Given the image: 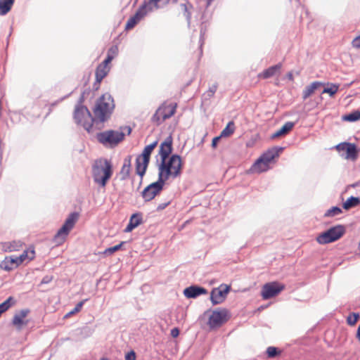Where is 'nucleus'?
Instances as JSON below:
<instances>
[{
  "instance_id": "1",
  "label": "nucleus",
  "mask_w": 360,
  "mask_h": 360,
  "mask_svg": "<svg viewBox=\"0 0 360 360\" xmlns=\"http://www.w3.org/2000/svg\"><path fill=\"white\" fill-rule=\"evenodd\" d=\"M182 170L181 158L178 155H172L169 158L162 160L158 166V179L166 182L169 179L179 176Z\"/></svg>"
},
{
  "instance_id": "2",
  "label": "nucleus",
  "mask_w": 360,
  "mask_h": 360,
  "mask_svg": "<svg viewBox=\"0 0 360 360\" xmlns=\"http://www.w3.org/2000/svg\"><path fill=\"white\" fill-rule=\"evenodd\" d=\"M131 132L130 127H120L117 130H105L96 134L97 141L106 148H114Z\"/></svg>"
},
{
  "instance_id": "3",
  "label": "nucleus",
  "mask_w": 360,
  "mask_h": 360,
  "mask_svg": "<svg viewBox=\"0 0 360 360\" xmlns=\"http://www.w3.org/2000/svg\"><path fill=\"white\" fill-rule=\"evenodd\" d=\"M115 108V103L112 96L108 93L98 98L93 108L95 120L100 122L108 120Z\"/></svg>"
},
{
  "instance_id": "4",
  "label": "nucleus",
  "mask_w": 360,
  "mask_h": 360,
  "mask_svg": "<svg viewBox=\"0 0 360 360\" xmlns=\"http://www.w3.org/2000/svg\"><path fill=\"white\" fill-rule=\"evenodd\" d=\"M112 175V166L110 161L101 158L96 160L92 166V176L95 183L105 187Z\"/></svg>"
},
{
  "instance_id": "5",
  "label": "nucleus",
  "mask_w": 360,
  "mask_h": 360,
  "mask_svg": "<svg viewBox=\"0 0 360 360\" xmlns=\"http://www.w3.org/2000/svg\"><path fill=\"white\" fill-rule=\"evenodd\" d=\"M79 217V214L78 212H72L68 215L64 224L53 238V242L56 245H61L65 243L68 236L77 222Z\"/></svg>"
},
{
  "instance_id": "6",
  "label": "nucleus",
  "mask_w": 360,
  "mask_h": 360,
  "mask_svg": "<svg viewBox=\"0 0 360 360\" xmlns=\"http://www.w3.org/2000/svg\"><path fill=\"white\" fill-rule=\"evenodd\" d=\"M345 231V227L343 225H337L319 234L316 240L321 245L333 243L342 238Z\"/></svg>"
},
{
  "instance_id": "7",
  "label": "nucleus",
  "mask_w": 360,
  "mask_h": 360,
  "mask_svg": "<svg viewBox=\"0 0 360 360\" xmlns=\"http://www.w3.org/2000/svg\"><path fill=\"white\" fill-rule=\"evenodd\" d=\"M176 103H163L153 115L151 120L156 125H160L167 119L170 118L176 112Z\"/></svg>"
},
{
  "instance_id": "8",
  "label": "nucleus",
  "mask_w": 360,
  "mask_h": 360,
  "mask_svg": "<svg viewBox=\"0 0 360 360\" xmlns=\"http://www.w3.org/2000/svg\"><path fill=\"white\" fill-rule=\"evenodd\" d=\"M75 122L82 126L87 131L92 128L95 117L93 118L88 108L85 106H79L75 108L74 113Z\"/></svg>"
},
{
  "instance_id": "9",
  "label": "nucleus",
  "mask_w": 360,
  "mask_h": 360,
  "mask_svg": "<svg viewBox=\"0 0 360 360\" xmlns=\"http://www.w3.org/2000/svg\"><path fill=\"white\" fill-rule=\"evenodd\" d=\"M231 318L229 311L225 308H219L212 311L209 316L207 325L212 329L221 327Z\"/></svg>"
},
{
  "instance_id": "10",
  "label": "nucleus",
  "mask_w": 360,
  "mask_h": 360,
  "mask_svg": "<svg viewBox=\"0 0 360 360\" xmlns=\"http://www.w3.org/2000/svg\"><path fill=\"white\" fill-rule=\"evenodd\" d=\"M285 288V285L278 282L267 283L263 285L262 296L264 300H268L278 295Z\"/></svg>"
},
{
  "instance_id": "11",
  "label": "nucleus",
  "mask_w": 360,
  "mask_h": 360,
  "mask_svg": "<svg viewBox=\"0 0 360 360\" xmlns=\"http://www.w3.org/2000/svg\"><path fill=\"white\" fill-rule=\"evenodd\" d=\"M165 182L160 179L156 182L152 183L146 187L142 191V197L145 201H150L155 198L163 189Z\"/></svg>"
},
{
  "instance_id": "12",
  "label": "nucleus",
  "mask_w": 360,
  "mask_h": 360,
  "mask_svg": "<svg viewBox=\"0 0 360 360\" xmlns=\"http://www.w3.org/2000/svg\"><path fill=\"white\" fill-rule=\"evenodd\" d=\"M230 286L222 284L218 288H214L210 293L212 303L215 305L222 303L230 291Z\"/></svg>"
},
{
  "instance_id": "13",
  "label": "nucleus",
  "mask_w": 360,
  "mask_h": 360,
  "mask_svg": "<svg viewBox=\"0 0 360 360\" xmlns=\"http://www.w3.org/2000/svg\"><path fill=\"white\" fill-rule=\"evenodd\" d=\"M150 11L148 10L146 5L143 4L139 7V8L137 10L136 13L130 17L125 25V30H130L133 29L136 24L147 14L148 12Z\"/></svg>"
},
{
  "instance_id": "14",
  "label": "nucleus",
  "mask_w": 360,
  "mask_h": 360,
  "mask_svg": "<svg viewBox=\"0 0 360 360\" xmlns=\"http://www.w3.org/2000/svg\"><path fill=\"white\" fill-rule=\"evenodd\" d=\"M30 311L28 309H21L16 312L12 319V324L18 330H21L24 326H26L29 321L27 319V316L30 314Z\"/></svg>"
},
{
  "instance_id": "15",
  "label": "nucleus",
  "mask_w": 360,
  "mask_h": 360,
  "mask_svg": "<svg viewBox=\"0 0 360 360\" xmlns=\"http://www.w3.org/2000/svg\"><path fill=\"white\" fill-rule=\"evenodd\" d=\"M110 70V63H105V61H103L98 65L95 72L96 82L94 84L96 90L98 89L100 83L103 79L107 76Z\"/></svg>"
},
{
  "instance_id": "16",
  "label": "nucleus",
  "mask_w": 360,
  "mask_h": 360,
  "mask_svg": "<svg viewBox=\"0 0 360 360\" xmlns=\"http://www.w3.org/2000/svg\"><path fill=\"white\" fill-rule=\"evenodd\" d=\"M20 265L18 257L7 256L1 262V267L6 271H11L17 269Z\"/></svg>"
},
{
  "instance_id": "17",
  "label": "nucleus",
  "mask_w": 360,
  "mask_h": 360,
  "mask_svg": "<svg viewBox=\"0 0 360 360\" xmlns=\"http://www.w3.org/2000/svg\"><path fill=\"white\" fill-rule=\"evenodd\" d=\"M172 151V138L168 136L162 143H161L159 148V155L161 160L169 158V155Z\"/></svg>"
},
{
  "instance_id": "18",
  "label": "nucleus",
  "mask_w": 360,
  "mask_h": 360,
  "mask_svg": "<svg viewBox=\"0 0 360 360\" xmlns=\"http://www.w3.org/2000/svg\"><path fill=\"white\" fill-rule=\"evenodd\" d=\"M24 243L21 240H13L1 243V249L4 252H17L22 249Z\"/></svg>"
},
{
  "instance_id": "19",
  "label": "nucleus",
  "mask_w": 360,
  "mask_h": 360,
  "mask_svg": "<svg viewBox=\"0 0 360 360\" xmlns=\"http://www.w3.org/2000/svg\"><path fill=\"white\" fill-rule=\"evenodd\" d=\"M35 250L33 245L30 246L27 249L25 250L18 257L20 264H27L35 258Z\"/></svg>"
},
{
  "instance_id": "20",
  "label": "nucleus",
  "mask_w": 360,
  "mask_h": 360,
  "mask_svg": "<svg viewBox=\"0 0 360 360\" xmlns=\"http://www.w3.org/2000/svg\"><path fill=\"white\" fill-rule=\"evenodd\" d=\"M207 291L202 287L190 286L184 290V295L188 298H195L200 295L207 294Z\"/></svg>"
},
{
  "instance_id": "21",
  "label": "nucleus",
  "mask_w": 360,
  "mask_h": 360,
  "mask_svg": "<svg viewBox=\"0 0 360 360\" xmlns=\"http://www.w3.org/2000/svg\"><path fill=\"white\" fill-rule=\"evenodd\" d=\"M270 168L269 164H267L262 158H259L256 162L252 165L250 171L252 173H262L267 171Z\"/></svg>"
},
{
  "instance_id": "22",
  "label": "nucleus",
  "mask_w": 360,
  "mask_h": 360,
  "mask_svg": "<svg viewBox=\"0 0 360 360\" xmlns=\"http://www.w3.org/2000/svg\"><path fill=\"white\" fill-rule=\"evenodd\" d=\"M142 223V216L141 214L135 213L133 214L129 219V222L127 224V227L124 229L125 232H131L133 229L137 227Z\"/></svg>"
},
{
  "instance_id": "23",
  "label": "nucleus",
  "mask_w": 360,
  "mask_h": 360,
  "mask_svg": "<svg viewBox=\"0 0 360 360\" xmlns=\"http://www.w3.org/2000/svg\"><path fill=\"white\" fill-rule=\"evenodd\" d=\"M281 69V64H280V63L273 65V66H271L269 68L264 70L260 74H259V77L262 78V79L270 78V77L276 75L277 73H279Z\"/></svg>"
},
{
  "instance_id": "24",
  "label": "nucleus",
  "mask_w": 360,
  "mask_h": 360,
  "mask_svg": "<svg viewBox=\"0 0 360 360\" xmlns=\"http://www.w3.org/2000/svg\"><path fill=\"white\" fill-rule=\"evenodd\" d=\"M149 161L143 159V158L139 155L136 160V173L143 176L146 171Z\"/></svg>"
},
{
  "instance_id": "25",
  "label": "nucleus",
  "mask_w": 360,
  "mask_h": 360,
  "mask_svg": "<svg viewBox=\"0 0 360 360\" xmlns=\"http://www.w3.org/2000/svg\"><path fill=\"white\" fill-rule=\"evenodd\" d=\"M323 86V84L321 82H314L310 85L306 86L302 92V98L304 100L310 97L313 95L316 90Z\"/></svg>"
},
{
  "instance_id": "26",
  "label": "nucleus",
  "mask_w": 360,
  "mask_h": 360,
  "mask_svg": "<svg viewBox=\"0 0 360 360\" xmlns=\"http://www.w3.org/2000/svg\"><path fill=\"white\" fill-rule=\"evenodd\" d=\"M294 123L291 122H288L285 123L281 129L276 131L274 134L271 135L272 139H276L282 136L286 135L289 133L293 128Z\"/></svg>"
},
{
  "instance_id": "27",
  "label": "nucleus",
  "mask_w": 360,
  "mask_h": 360,
  "mask_svg": "<svg viewBox=\"0 0 360 360\" xmlns=\"http://www.w3.org/2000/svg\"><path fill=\"white\" fill-rule=\"evenodd\" d=\"M279 151L278 149L276 148H271L268 150L266 152L263 153L260 158H262L267 164L270 165L271 162L274 160L275 158L278 157Z\"/></svg>"
},
{
  "instance_id": "28",
  "label": "nucleus",
  "mask_w": 360,
  "mask_h": 360,
  "mask_svg": "<svg viewBox=\"0 0 360 360\" xmlns=\"http://www.w3.org/2000/svg\"><path fill=\"white\" fill-rule=\"evenodd\" d=\"M359 150L354 143H349L346 149L345 158L347 160H356L358 158Z\"/></svg>"
},
{
  "instance_id": "29",
  "label": "nucleus",
  "mask_w": 360,
  "mask_h": 360,
  "mask_svg": "<svg viewBox=\"0 0 360 360\" xmlns=\"http://www.w3.org/2000/svg\"><path fill=\"white\" fill-rule=\"evenodd\" d=\"M157 145H158V141H155L153 142L152 143L146 146L144 148V149H143L142 153L140 155V156L143 158V159L150 161V155H151L152 152L153 151V150L156 148Z\"/></svg>"
},
{
  "instance_id": "30",
  "label": "nucleus",
  "mask_w": 360,
  "mask_h": 360,
  "mask_svg": "<svg viewBox=\"0 0 360 360\" xmlns=\"http://www.w3.org/2000/svg\"><path fill=\"white\" fill-rule=\"evenodd\" d=\"M14 3V0H0V14L6 15L8 13Z\"/></svg>"
},
{
  "instance_id": "31",
  "label": "nucleus",
  "mask_w": 360,
  "mask_h": 360,
  "mask_svg": "<svg viewBox=\"0 0 360 360\" xmlns=\"http://www.w3.org/2000/svg\"><path fill=\"white\" fill-rule=\"evenodd\" d=\"M131 169V158L128 157V158L124 159L123 165L122 167L120 174L123 179L127 178L130 174Z\"/></svg>"
},
{
  "instance_id": "32",
  "label": "nucleus",
  "mask_w": 360,
  "mask_h": 360,
  "mask_svg": "<svg viewBox=\"0 0 360 360\" xmlns=\"http://www.w3.org/2000/svg\"><path fill=\"white\" fill-rule=\"evenodd\" d=\"M15 300L13 297H8L4 302L0 304V314L8 310L11 307L15 304Z\"/></svg>"
},
{
  "instance_id": "33",
  "label": "nucleus",
  "mask_w": 360,
  "mask_h": 360,
  "mask_svg": "<svg viewBox=\"0 0 360 360\" xmlns=\"http://www.w3.org/2000/svg\"><path fill=\"white\" fill-rule=\"evenodd\" d=\"M360 204V199L357 197H350L344 203L343 208L345 210H349L352 207H356Z\"/></svg>"
},
{
  "instance_id": "34",
  "label": "nucleus",
  "mask_w": 360,
  "mask_h": 360,
  "mask_svg": "<svg viewBox=\"0 0 360 360\" xmlns=\"http://www.w3.org/2000/svg\"><path fill=\"white\" fill-rule=\"evenodd\" d=\"M343 121L356 122L360 120V110H354L349 114L345 115L342 117Z\"/></svg>"
},
{
  "instance_id": "35",
  "label": "nucleus",
  "mask_w": 360,
  "mask_h": 360,
  "mask_svg": "<svg viewBox=\"0 0 360 360\" xmlns=\"http://www.w3.org/2000/svg\"><path fill=\"white\" fill-rule=\"evenodd\" d=\"M235 131V124L233 121L229 122L226 127L221 131L220 136L221 137H229Z\"/></svg>"
},
{
  "instance_id": "36",
  "label": "nucleus",
  "mask_w": 360,
  "mask_h": 360,
  "mask_svg": "<svg viewBox=\"0 0 360 360\" xmlns=\"http://www.w3.org/2000/svg\"><path fill=\"white\" fill-rule=\"evenodd\" d=\"M169 0H149L148 3L144 4L147 6L149 11L157 9L160 8V4H165L169 2Z\"/></svg>"
},
{
  "instance_id": "37",
  "label": "nucleus",
  "mask_w": 360,
  "mask_h": 360,
  "mask_svg": "<svg viewBox=\"0 0 360 360\" xmlns=\"http://www.w3.org/2000/svg\"><path fill=\"white\" fill-rule=\"evenodd\" d=\"M118 54V47L117 46H112L110 47L107 53V57L104 60L105 63H110L113 58Z\"/></svg>"
},
{
  "instance_id": "38",
  "label": "nucleus",
  "mask_w": 360,
  "mask_h": 360,
  "mask_svg": "<svg viewBox=\"0 0 360 360\" xmlns=\"http://www.w3.org/2000/svg\"><path fill=\"white\" fill-rule=\"evenodd\" d=\"M339 89V84H330V86L325 88L322 94H328L330 96H333Z\"/></svg>"
},
{
  "instance_id": "39",
  "label": "nucleus",
  "mask_w": 360,
  "mask_h": 360,
  "mask_svg": "<svg viewBox=\"0 0 360 360\" xmlns=\"http://www.w3.org/2000/svg\"><path fill=\"white\" fill-rule=\"evenodd\" d=\"M342 212V210L338 207H333L330 209L328 210L325 214V217H333L337 215L340 214Z\"/></svg>"
},
{
  "instance_id": "40",
  "label": "nucleus",
  "mask_w": 360,
  "mask_h": 360,
  "mask_svg": "<svg viewBox=\"0 0 360 360\" xmlns=\"http://www.w3.org/2000/svg\"><path fill=\"white\" fill-rule=\"evenodd\" d=\"M85 301H86V300H83V301H81V302H78V303L77 304V305L75 306V307L72 311H69L68 313H67V314L65 315L64 318H65V319L70 318V316H72V315H74V314H77V313L79 312V311H81V309H82V306H83V304H84V302H85Z\"/></svg>"
},
{
  "instance_id": "41",
  "label": "nucleus",
  "mask_w": 360,
  "mask_h": 360,
  "mask_svg": "<svg viewBox=\"0 0 360 360\" xmlns=\"http://www.w3.org/2000/svg\"><path fill=\"white\" fill-rule=\"evenodd\" d=\"M124 243V242H121L120 244L117 245H115L113 247H111V248H106L103 252L102 254L104 255H112L114 252L120 250L122 248V246L123 245V244Z\"/></svg>"
},
{
  "instance_id": "42",
  "label": "nucleus",
  "mask_w": 360,
  "mask_h": 360,
  "mask_svg": "<svg viewBox=\"0 0 360 360\" xmlns=\"http://www.w3.org/2000/svg\"><path fill=\"white\" fill-rule=\"evenodd\" d=\"M359 319V314L357 313L350 314L347 319V322L350 326H354Z\"/></svg>"
},
{
  "instance_id": "43",
  "label": "nucleus",
  "mask_w": 360,
  "mask_h": 360,
  "mask_svg": "<svg viewBox=\"0 0 360 360\" xmlns=\"http://www.w3.org/2000/svg\"><path fill=\"white\" fill-rule=\"evenodd\" d=\"M266 354L269 358H274L280 354L281 351H279L276 347H269L266 349Z\"/></svg>"
},
{
  "instance_id": "44",
  "label": "nucleus",
  "mask_w": 360,
  "mask_h": 360,
  "mask_svg": "<svg viewBox=\"0 0 360 360\" xmlns=\"http://www.w3.org/2000/svg\"><path fill=\"white\" fill-rule=\"evenodd\" d=\"M181 8L184 11L186 18L190 19L191 18V13L190 9L192 8V6L190 4H181Z\"/></svg>"
},
{
  "instance_id": "45",
  "label": "nucleus",
  "mask_w": 360,
  "mask_h": 360,
  "mask_svg": "<svg viewBox=\"0 0 360 360\" xmlns=\"http://www.w3.org/2000/svg\"><path fill=\"white\" fill-rule=\"evenodd\" d=\"M218 88V84L214 83L212 86H210L207 93L209 96H213L215 92L217 91Z\"/></svg>"
},
{
  "instance_id": "46",
  "label": "nucleus",
  "mask_w": 360,
  "mask_h": 360,
  "mask_svg": "<svg viewBox=\"0 0 360 360\" xmlns=\"http://www.w3.org/2000/svg\"><path fill=\"white\" fill-rule=\"evenodd\" d=\"M348 143H347V142L340 143L338 144V145L335 146V149H336L338 151H343V150H345V151H346L347 146Z\"/></svg>"
},
{
  "instance_id": "47",
  "label": "nucleus",
  "mask_w": 360,
  "mask_h": 360,
  "mask_svg": "<svg viewBox=\"0 0 360 360\" xmlns=\"http://www.w3.org/2000/svg\"><path fill=\"white\" fill-rule=\"evenodd\" d=\"M136 353L131 350L125 355V360H136Z\"/></svg>"
},
{
  "instance_id": "48",
  "label": "nucleus",
  "mask_w": 360,
  "mask_h": 360,
  "mask_svg": "<svg viewBox=\"0 0 360 360\" xmlns=\"http://www.w3.org/2000/svg\"><path fill=\"white\" fill-rule=\"evenodd\" d=\"M352 44L353 47L360 49V35L354 38Z\"/></svg>"
},
{
  "instance_id": "49",
  "label": "nucleus",
  "mask_w": 360,
  "mask_h": 360,
  "mask_svg": "<svg viewBox=\"0 0 360 360\" xmlns=\"http://www.w3.org/2000/svg\"><path fill=\"white\" fill-rule=\"evenodd\" d=\"M169 204H170V201H168L165 203L159 204L157 207V210L162 211V210H165Z\"/></svg>"
},
{
  "instance_id": "50",
  "label": "nucleus",
  "mask_w": 360,
  "mask_h": 360,
  "mask_svg": "<svg viewBox=\"0 0 360 360\" xmlns=\"http://www.w3.org/2000/svg\"><path fill=\"white\" fill-rule=\"evenodd\" d=\"M221 138V136H216L214 137L213 139H212V148H215L218 144V142L220 140V139Z\"/></svg>"
},
{
  "instance_id": "51",
  "label": "nucleus",
  "mask_w": 360,
  "mask_h": 360,
  "mask_svg": "<svg viewBox=\"0 0 360 360\" xmlns=\"http://www.w3.org/2000/svg\"><path fill=\"white\" fill-rule=\"evenodd\" d=\"M179 335V330L177 328H174L171 330V335L173 338H177Z\"/></svg>"
},
{
  "instance_id": "52",
  "label": "nucleus",
  "mask_w": 360,
  "mask_h": 360,
  "mask_svg": "<svg viewBox=\"0 0 360 360\" xmlns=\"http://www.w3.org/2000/svg\"><path fill=\"white\" fill-rule=\"evenodd\" d=\"M356 337L358 339V340L360 342V324L358 326Z\"/></svg>"
},
{
  "instance_id": "53",
  "label": "nucleus",
  "mask_w": 360,
  "mask_h": 360,
  "mask_svg": "<svg viewBox=\"0 0 360 360\" xmlns=\"http://www.w3.org/2000/svg\"><path fill=\"white\" fill-rule=\"evenodd\" d=\"M100 360H108V359H106V358H102V359H101Z\"/></svg>"
},
{
  "instance_id": "54",
  "label": "nucleus",
  "mask_w": 360,
  "mask_h": 360,
  "mask_svg": "<svg viewBox=\"0 0 360 360\" xmlns=\"http://www.w3.org/2000/svg\"><path fill=\"white\" fill-rule=\"evenodd\" d=\"M289 77L292 78V74L291 73L289 74Z\"/></svg>"
}]
</instances>
